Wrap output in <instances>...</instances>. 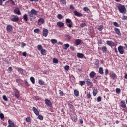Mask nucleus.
I'll list each match as a JSON object with an SVG mask.
<instances>
[{
  "label": "nucleus",
  "instance_id": "bb28decb",
  "mask_svg": "<svg viewBox=\"0 0 127 127\" xmlns=\"http://www.w3.org/2000/svg\"><path fill=\"white\" fill-rule=\"evenodd\" d=\"M120 103L121 104V107L122 108H126V102H125V101H121Z\"/></svg>",
  "mask_w": 127,
  "mask_h": 127
},
{
  "label": "nucleus",
  "instance_id": "dca6fc26",
  "mask_svg": "<svg viewBox=\"0 0 127 127\" xmlns=\"http://www.w3.org/2000/svg\"><path fill=\"white\" fill-rule=\"evenodd\" d=\"M13 29L12 26L11 25H8L7 26L6 30L8 32H10V31H12Z\"/></svg>",
  "mask_w": 127,
  "mask_h": 127
},
{
  "label": "nucleus",
  "instance_id": "6e6d98bb",
  "mask_svg": "<svg viewBox=\"0 0 127 127\" xmlns=\"http://www.w3.org/2000/svg\"><path fill=\"white\" fill-rule=\"evenodd\" d=\"M60 1L64 4H66L67 2L65 0H60Z\"/></svg>",
  "mask_w": 127,
  "mask_h": 127
},
{
  "label": "nucleus",
  "instance_id": "6ab92c4d",
  "mask_svg": "<svg viewBox=\"0 0 127 127\" xmlns=\"http://www.w3.org/2000/svg\"><path fill=\"white\" fill-rule=\"evenodd\" d=\"M22 81V80L21 79H17L16 80V83L18 84V86H22V83L21 82Z\"/></svg>",
  "mask_w": 127,
  "mask_h": 127
},
{
  "label": "nucleus",
  "instance_id": "bf43d9fd",
  "mask_svg": "<svg viewBox=\"0 0 127 127\" xmlns=\"http://www.w3.org/2000/svg\"><path fill=\"white\" fill-rule=\"evenodd\" d=\"M86 97H87V99H90L91 97V93L90 92L89 93H87L86 95Z\"/></svg>",
  "mask_w": 127,
  "mask_h": 127
},
{
  "label": "nucleus",
  "instance_id": "f3484780",
  "mask_svg": "<svg viewBox=\"0 0 127 127\" xmlns=\"http://www.w3.org/2000/svg\"><path fill=\"white\" fill-rule=\"evenodd\" d=\"M82 43V40L81 39H76L75 42V45L77 46V45H80Z\"/></svg>",
  "mask_w": 127,
  "mask_h": 127
},
{
  "label": "nucleus",
  "instance_id": "2eb2a0df",
  "mask_svg": "<svg viewBox=\"0 0 127 127\" xmlns=\"http://www.w3.org/2000/svg\"><path fill=\"white\" fill-rule=\"evenodd\" d=\"M44 19L43 18H40L38 19V25H41L44 23Z\"/></svg>",
  "mask_w": 127,
  "mask_h": 127
},
{
  "label": "nucleus",
  "instance_id": "f704fd0d",
  "mask_svg": "<svg viewBox=\"0 0 127 127\" xmlns=\"http://www.w3.org/2000/svg\"><path fill=\"white\" fill-rule=\"evenodd\" d=\"M17 71L19 72V73H20L21 74H22L23 73V69L21 68H16Z\"/></svg>",
  "mask_w": 127,
  "mask_h": 127
},
{
  "label": "nucleus",
  "instance_id": "4468645a",
  "mask_svg": "<svg viewBox=\"0 0 127 127\" xmlns=\"http://www.w3.org/2000/svg\"><path fill=\"white\" fill-rule=\"evenodd\" d=\"M15 96L17 99L19 98V91L17 89H15L14 90Z\"/></svg>",
  "mask_w": 127,
  "mask_h": 127
},
{
  "label": "nucleus",
  "instance_id": "864d4df0",
  "mask_svg": "<svg viewBox=\"0 0 127 127\" xmlns=\"http://www.w3.org/2000/svg\"><path fill=\"white\" fill-rule=\"evenodd\" d=\"M3 99L4 101H8V98H7V97H6V95H3Z\"/></svg>",
  "mask_w": 127,
  "mask_h": 127
},
{
  "label": "nucleus",
  "instance_id": "37998d69",
  "mask_svg": "<svg viewBox=\"0 0 127 127\" xmlns=\"http://www.w3.org/2000/svg\"><path fill=\"white\" fill-rule=\"evenodd\" d=\"M116 94H120L121 93V89L120 88H116Z\"/></svg>",
  "mask_w": 127,
  "mask_h": 127
},
{
  "label": "nucleus",
  "instance_id": "a19ab883",
  "mask_svg": "<svg viewBox=\"0 0 127 127\" xmlns=\"http://www.w3.org/2000/svg\"><path fill=\"white\" fill-rule=\"evenodd\" d=\"M83 10L85 11V12H88V11H90V9H89V8H88L87 7H84L83 8Z\"/></svg>",
  "mask_w": 127,
  "mask_h": 127
},
{
  "label": "nucleus",
  "instance_id": "9d476101",
  "mask_svg": "<svg viewBox=\"0 0 127 127\" xmlns=\"http://www.w3.org/2000/svg\"><path fill=\"white\" fill-rule=\"evenodd\" d=\"M106 43L108 45L111 46V47H114V46H115V43L112 41H107Z\"/></svg>",
  "mask_w": 127,
  "mask_h": 127
},
{
  "label": "nucleus",
  "instance_id": "1a4fd4ad",
  "mask_svg": "<svg viewBox=\"0 0 127 127\" xmlns=\"http://www.w3.org/2000/svg\"><path fill=\"white\" fill-rule=\"evenodd\" d=\"M32 110L34 112V114L36 115V116H39V111L35 107H33Z\"/></svg>",
  "mask_w": 127,
  "mask_h": 127
},
{
  "label": "nucleus",
  "instance_id": "680f3d73",
  "mask_svg": "<svg viewBox=\"0 0 127 127\" xmlns=\"http://www.w3.org/2000/svg\"><path fill=\"white\" fill-rule=\"evenodd\" d=\"M127 16H122V20H127Z\"/></svg>",
  "mask_w": 127,
  "mask_h": 127
},
{
  "label": "nucleus",
  "instance_id": "0e129e2a",
  "mask_svg": "<svg viewBox=\"0 0 127 127\" xmlns=\"http://www.w3.org/2000/svg\"><path fill=\"white\" fill-rule=\"evenodd\" d=\"M25 84L27 87H29V84L28 83V82H27V81L25 80Z\"/></svg>",
  "mask_w": 127,
  "mask_h": 127
},
{
  "label": "nucleus",
  "instance_id": "aec40b11",
  "mask_svg": "<svg viewBox=\"0 0 127 127\" xmlns=\"http://www.w3.org/2000/svg\"><path fill=\"white\" fill-rule=\"evenodd\" d=\"M57 25H58V26H59V27H64V23L62 22H58L57 23Z\"/></svg>",
  "mask_w": 127,
  "mask_h": 127
},
{
  "label": "nucleus",
  "instance_id": "5701e85b",
  "mask_svg": "<svg viewBox=\"0 0 127 127\" xmlns=\"http://www.w3.org/2000/svg\"><path fill=\"white\" fill-rule=\"evenodd\" d=\"M110 75H111V78L113 80H115V79H116V74L114 73V72H112Z\"/></svg>",
  "mask_w": 127,
  "mask_h": 127
},
{
  "label": "nucleus",
  "instance_id": "cd10ccee",
  "mask_svg": "<svg viewBox=\"0 0 127 127\" xmlns=\"http://www.w3.org/2000/svg\"><path fill=\"white\" fill-rule=\"evenodd\" d=\"M99 72L100 75L104 74V70L103 69V67H100L99 69Z\"/></svg>",
  "mask_w": 127,
  "mask_h": 127
},
{
  "label": "nucleus",
  "instance_id": "ea45409f",
  "mask_svg": "<svg viewBox=\"0 0 127 127\" xmlns=\"http://www.w3.org/2000/svg\"><path fill=\"white\" fill-rule=\"evenodd\" d=\"M43 49V47H42V45H38L37 46V49L40 51L42 49Z\"/></svg>",
  "mask_w": 127,
  "mask_h": 127
},
{
  "label": "nucleus",
  "instance_id": "393cba45",
  "mask_svg": "<svg viewBox=\"0 0 127 127\" xmlns=\"http://www.w3.org/2000/svg\"><path fill=\"white\" fill-rule=\"evenodd\" d=\"M95 65L96 66L97 68H99L100 67V63H99V60H96L95 62Z\"/></svg>",
  "mask_w": 127,
  "mask_h": 127
},
{
  "label": "nucleus",
  "instance_id": "69168bd1",
  "mask_svg": "<svg viewBox=\"0 0 127 127\" xmlns=\"http://www.w3.org/2000/svg\"><path fill=\"white\" fill-rule=\"evenodd\" d=\"M109 74V70L108 69H106L105 70V75L107 76Z\"/></svg>",
  "mask_w": 127,
  "mask_h": 127
},
{
  "label": "nucleus",
  "instance_id": "5fc2aeb1",
  "mask_svg": "<svg viewBox=\"0 0 127 127\" xmlns=\"http://www.w3.org/2000/svg\"><path fill=\"white\" fill-rule=\"evenodd\" d=\"M69 69H70V67L68 65H66L64 67V70L65 71H69Z\"/></svg>",
  "mask_w": 127,
  "mask_h": 127
},
{
  "label": "nucleus",
  "instance_id": "a878e982",
  "mask_svg": "<svg viewBox=\"0 0 127 127\" xmlns=\"http://www.w3.org/2000/svg\"><path fill=\"white\" fill-rule=\"evenodd\" d=\"M89 76L90 78H94L96 76V73L94 71H92L90 74Z\"/></svg>",
  "mask_w": 127,
  "mask_h": 127
},
{
  "label": "nucleus",
  "instance_id": "49530a36",
  "mask_svg": "<svg viewBox=\"0 0 127 127\" xmlns=\"http://www.w3.org/2000/svg\"><path fill=\"white\" fill-rule=\"evenodd\" d=\"M39 31H40V30L38 28H36L34 30V32H35V33H39Z\"/></svg>",
  "mask_w": 127,
  "mask_h": 127
},
{
  "label": "nucleus",
  "instance_id": "09e8293b",
  "mask_svg": "<svg viewBox=\"0 0 127 127\" xmlns=\"http://www.w3.org/2000/svg\"><path fill=\"white\" fill-rule=\"evenodd\" d=\"M57 18L58 19H62L63 17H62V15L60 14H58L57 15Z\"/></svg>",
  "mask_w": 127,
  "mask_h": 127
},
{
  "label": "nucleus",
  "instance_id": "13d9d810",
  "mask_svg": "<svg viewBox=\"0 0 127 127\" xmlns=\"http://www.w3.org/2000/svg\"><path fill=\"white\" fill-rule=\"evenodd\" d=\"M86 23H82L80 25V27H85V26H86Z\"/></svg>",
  "mask_w": 127,
  "mask_h": 127
},
{
  "label": "nucleus",
  "instance_id": "4d7b16f0",
  "mask_svg": "<svg viewBox=\"0 0 127 127\" xmlns=\"http://www.w3.org/2000/svg\"><path fill=\"white\" fill-rule=\"evenodd\" d=\"M113 25H114V26H115L116 27H119V25L117 23V22H114L113 23Z\"/></svg>",
  "mask_w": 127,
  "mask_h": 127
},
{
  "label": "nucleus",
  "instance_id": "774afa93",
  "mask_svg": "<svg viewBox=\"0 0 127 127\" xmlns=\"http://www.w3.org/2000/svg\"><path fill=\"white\" fill-rule=\"evenodd\" d=\"M70 49L72 50V51H75V47H74L73 46H71Z\"/></svg>",
  "mask_w": 127,
  "mask_h": 127
},
{
  "label": "nucleus",
  "instance_id": "ddd939ff",
  "mask_svg": "<svg viewBox=\"0 0 127 127\" xmlns=\"http://www.w3.org/2000/svg\"><path fill=\"white\" fill-rule=\"evenodd\" d=\"M85 82L86 83L87 86H91V85H93V83L91 82V79L89 78L85 79Z\"/></svg>",
  "mask_w": 127,
  "mask_h": 127
},
{
  "label": "nucleus",
  "instance_id": "2f4dec72",
  "mask_svg": "<svg viewBox=\"0 0 127 127\" xmlns=\"http://www.w3.org/2000/svg\"><path fill=\"white\" fill-rule=\"evenodd\" d=\"M74 93L75 97H79V91L75 89L74 91Z\"/></svg>",
  "mask_w": 127,
  "mask_h": 127
},
{
  "label": "nucleus",
  "instance_id": "052dcab7",
  "mask_svg": "<svg viewBox=\"0 0 127 127\" xmlns=\"http://www.w3.org/2000/svg\"><path fill=\"white\" fill-rule=\"evenodd\" d=\"M101 101H102V97L101 96L97 97V102H101Z\"/></svg>",
  "mask_w": 127,
  "mask_h": 127
},
{
  "label": "nucleus",
  "instance_id": "72a5a7b5",
  "mask_svg": "<svg viewBox=\"0 0 127 127\" xmlns=\"http://www.w3.org/2000/svg\"><path fill=\"white\" fill-rule=\"evenodd\" d=\"M64 49H65V50H67L69 47H70V45L69 44H65L64 45Z\"/></svg>",
  "mask_w": 127,
  "mask_h": 127
},
{
  "label": "nucleus",
  "instance_id": "b1692460",
  "mask_svg": "<svg viewBox=\"0 0 127 127\" xmlns=\"http://www.w3.org/2000/svg\"><path fill=\"white\" fill-rule=\"evenodd\" d=\"M77 56L78 57V58H83L85 55H84V54L83 53H78Z\"/></svg>",
  "mask_w": 127,
  "mask_h": 127
},
{
  "label": "nucleus",
  "instance_id": "a211bd4d",
  "mask_svg": "<svg viewBox=\"0 0 127 127\" xmlns=\"http://www.w3.org/2000/svg\"><path fill=\"white\" fill-rule=\"evenodd\" d=\"M114 31H115L116 34H117V35H121V31H120V29H119L117 28H114Z\"/></svg>",
  "mask_w": 127,
  "mask_h": 127
},
{
  "label": "nucleus",
  "instance_id": "c85d7f7f",
  "mask_svg": "<svg viewBox=\"0 0 127 127\" xmlns=\"http://www.w3.org/2000/svg\"><path fill=\"white\" fill-rule=\"evenodd\" d=\"M23 18L25 21H28V17L26 14L23 15Z\"/></svg>",
  "mask_w": 127,
  "mask_h": 127
},
{
  "label": "nucleus",
  "instance_id": "c03bdc74",
  "mask_svg": "<svg viewBox=\"0 0 127 127\" xmlns=\"http://www.w3.org/2000/svg\"><path fill=\"white\" fill-rule=\"evenodd\" d=\"M80 86H81V87H83V86H84V85L86 84V82L85 81H80Z\"/></svg>",
  "mask_w": 127,
  "mask_h": 127
},
{
  "label": "nucleus",
  "instance_id": "473e14b6",
  "mask_svg": "<svg viewBox=\"0 0 127 127\" xmlns=\"http://www.w3.org/2000/svg\"><path fill=\"white\" fill-rule=\"evenodd\" d=\"M30 81L33 85H34V84H35V79L34 78V77H31Z\"/></svg>",
  "mask_w": 127,
  "mask_h": 127
},
{
  "label": "nucleus",
  "instance_id": "7ed1b4c3",
  "mask_svg": "<svg viewBox=\"0 0 127 127\" xmlns=\"http://www.w3.org/2000/svg\"><path fill=\"white\" fill-rule=\"evenodd\" d=\"M10 20L13 22H17L19 20V17L17 15H12L10 17Z\"/></svg>",
  "mask_w": 127,
  "mask_h": 127
},
{
  "label": "nucleus",
  "instance_id": "58836bf2",
  "mask_svg": "<svg viewBox=\"0 0 127 127\" xmlns=\"http://www.w3.org/2000/svg\"><path fill=\"white\" fill-rule=\"evenodd\" d=\"M107 47H106L105 46L102 47V51L103 52H104V53L107 52Z\"/></svg>",
  "mask_w": 127,
  "mask_h": 127
},
{
  "label": "nucleus",
  "instance_id": "de8ad7c7",
  "mask_svg": "<svg viewBox=\"0 0 127 127\" xmlns=\"http://www.w3.org/2000/svg\"><path fill=\"white\" fill-rule=\"evenodd\" d=\"M65 37L67 40H70L71 39V36L70 35H65Z\"/></svg>",
  "mask_w": 127,
  "mask_h": 127
},
{
  "label": "nucleus",
  "instance_id": "e433bc0d",
  "mask_svg": "<svg viewBox=\"0 0 127 127\" xmlns=\"http://www.w3.org/2000/svg\"><path fill=\"white\" fill-rule=\"evenodd\" d=\"M51 42L52 44H55V43H57V40L55 39H52L51 40Z\"/></svg>",
  "mask_w": 127,
  "mask_h": 127
},
{
  "label": "nucleus",
  "instance_id": "6e6552de",
  "mask_svg": "<svg viewBox=\"0 0 127 127\" xmlns=\"http://www.w3.org/2000/svg\"><path fill=\"white\" fill-rule=\"evenodd\" d=\"M42 35L43 36H44V37H47V36L48 35V30L47 29H43Z\"/></svg>",
  "mask_w": 127,
  "mask_h": 127
},
{
  "label": "nucleus",
  "instance_id": "4be33fe9",
  "mask_svg": "<svg viewBox=\"0 0 127 127\" xmlns=\"http://www.w3.org/2000/svg\"><path fill=\"white\" fill-rule=\"evenodd\" d=\"M67 105L70 109H73V108H74V105L72 104V102H71V101H69L67 102Z\"/></svg>",
  "mask_w": 127,
  "mask_h": 127
},
{
  "label": "nucleus",
  "instance_id": "4c0bfd02",
  "mask_svg": "<svg viewBox=\"0 0 127 127\" xmlns=\"http://www.w3.org/2000/svg\"><path fill=\"white\" fill-rule=\"evenodd\" d=\"M0 118L1 120H3V119H4V114L1 113V111H0Z\"/></svg>",
  "mask_w": 127,
  "mask_h": 127
},
{
  "label": "nucleus",
  "instance_id": "79ce46f5",
  "mask_svg": "<svg viewBox=\"0 0 127 127\" xmlns=\"http://www.w3.org/2000/svg\"><path fill=\"white\" fill-rule=\"evenodd\" d=\"M103 28H103V26L102 25H100V26H98V29L99 31H102L103 30Z\"/></svg>",
  "mask_w": 127,
  "mask_h": 127
},
{
  "label": "nucleus",
  "instance_id": "0eeeda50",
  "mask_svg": "<svg viewBox=\"0 0 127 127\" xmlns=\"http://www.w3.org/2000/svg\"><path fill=\"white\" fill-rule=\"evenodd\" d=\"M45 104H46L47 106H48V107H52V103H51V101H50V100L46 99L45 100Z\"/></svg>",
  "mask_w": 127,
  "mask_h": 127
},
{
  "label": "nucleus",
  "instance_id": "f8f14e48",
  "mask_svg": "<svg viewBox=\"0 0 127 127\" xmlns=\"http://www.w3.org/2000/svg\"><path fill=\"white\" fill-rule=\"evenodd\" d=\"M74 15H75V16H77V17H82L83 16V14L77 11H74Z\"/></svg>",
  "mask_w": 127,
  "mask_h": 127
},
{
  "label": "nucleus",
  "instance_id": "8fccbe9b",
  "mask_svg": "<svg viewBox=\"0 0 127 127\" xmlns=\"http://www.w3.org/2000/svg\"><path fill=\"white\" fill-rule=\"evenodd\" d=\"M26 121L27 123H30V122H31V120L30 119V117L26 118Z\"/></svg>",
  "mask_w": 127,
  "mask_h": 127
},
{
  "label": "nucleus",
  "instance_id": "a18cd8bd",
  "mask_svg": "<svg viewBox=\"0 0 127 127\" xmlns=\"http://www.w3.org/2000/svg\"><path fill=\"white\" fill-rule=\"evenodd\" d=\"M59 95L61 96V97H63L64 96V92L63 91H62L61 90H59Z\"/></svg>",
  "mask_w": 127,
  "mask_h": 127
},
{
  "label": "nucleus",
  "instance_id": "3c124183",
  "mask_svg": "<svg viewBox=\"0 0 127 127\" xmlns=\"http://www.w3.org/2000/svg\"><path fill=\"white\" fill-rule=\"evenodd\" d=\"M38 116V118L39 120H40V121H42V120H43V116L39 114Z\"/></svg>",
  "mask_w": 127,
  "mask_h": 127
},
{
  "label": "nucleus",
  "instance_id": "20e7f679",
  "mask_svg": "<svg viewBox=\"0 0 127 127\" xmlns=\"http://www.w3.org/2000/svg\"><path fill=\"white\" fill-rule=\"evenodd\" d=\"M66 23H68L69 24H67V26H68L69 28L73 27V22H72V20L70 19H66Z\"/></svg>",
  "mask_w": 127,
  "mask_h": 127
},
{
  "label": "nucleus",
  "instance_id": "f257e3e1",
  "mask_svg": "<svg viewBox=\"0 0 127 127\" xmlns=\"http://www.w3.org/2000/svg\"><path fill=\"white\" fill-rule=\"evenodd\" d=\"M117 8L120 13H124V14L126 13L127 10L126 9L125 6L122 5L121 4H119L117 6Z\"/></svg>",
  "mask_w": 127,
  "mask_h": 127
},
{
  "label": "nucleus",
  "instance_id": "423d86ee",
  "mask_svg": "<svg viewBox=\"0 0 127 127\" xmlns=\"http://www.w3.org/2000/svg\"><path fill=\"white\" fill-rule=\"evenodd\" d=\"M9 125L7 126V127H15V124L14 122H12L10 119L8 120Z\"/></svg>",
  "mask_w": 127,
  "mask_h": 127
},
{
  "label": "nucleus",
  "instance_id": "338daca9",
  "mask_svg": "<svg viewBox=\"0 0 127 127\" xmlns=\"http://www.w3.org/2000/svg\"><path fill=\"white\" fill-rule=\"evenodd\" d=\"M9 1H11V2L12 3V5H15V3L14 2V1L12 0H9Z\"/></svg>",
  "mask_w": 127,
  "mask_h": 127
},
{
  "label": "nucleus",
  "instance_id": "c756f323",
  "mask_svg": "<svg viewBox=\"0 0 127 127\" xmlns=\"http://www.w3.org/2000/svg\"><path fill=\"white\" fill-rule=\"evenodd\" d=\"M40 52L42 55H45L46 54V51L44 49L41 50Z\"/></svg>",
  "mask_w": 127,
  "mask_h": 127
},
{
  "label": "nucleus",
  "instance_id": "f03ea898",
  "mask_svg": "<svg viewBox=\"0 0 127 127\" xmlns=\"http://www.w3.org/2000/svg\"><path fill=\"white\" fill-rule=\"evenodd\" d=\"M38 13V12H37V11L35 10V9H32L29 12V16L30 17V21H32V19L33 18V15H35V16L37 15Z\"/></svg>",
  "mask_w": 127,
  "mask_h": 127
},
{
  "label": "nucleus",
  "instance_id": "412c9836",
  "mask_svg": "<svg viewBox=\"0 0 127 127\" xmlns=\"http://www.w3.org/2000/svg\"><path fill=\"white\" fill-rule=\"evenodd\" d=\"M92 93H93L94 97H96V96H97V94H98V89L97 88H94L93 90Z\"/></svg>",
  "mask_w": 127,
  "mask_h": 127
},
{
  "label": "nucleus",
  "instance_id": "e2e57ef3",
  "mask_svg": "<svg viewBox=\"0 0 127 127\" xmlns=\"http://www.w3.org/2000/svg\"><path fill=\"white\" fill-rule=\"evenodd\" d=\"M70 9H71V10H74V9H75V7H74V5H70Z\"/></svg>",
  "mask_w": 127,
  "mask_h": 127
},
{
  "label": "nucleus",
  "instance_id": "39448f33",
  "mask_svg": "<svg viewBox=\"0 0 127 127\" xmlns=\"http://www.w3.org/2000/svg\"><path fill=\"white\" fill-rule=\"evenodd\" d=\"M118 50L120 54H124V53H125V51L124 50V46H119L118 47Z\"/></svg>",
  "mask_w": 127,
  "mask_h": 127
},
{
  "label": "nucleus",
  "instance_id": "9b49d317",
  "mask_svg": "<svg viewBox=\"0 0 127 127\" xmlns=\"http://www.w3.org/2000/svg\"><path fill=\"white\" fill-rule=\"evenodd\" d=\"M14 13L17 14V15H21V12L18 8H16L14 10Z\"/></svg>",
  "mask_w": 127,
  "mask_h": 127
},
{
  "label": "nucleus",
  "instance_id": "c9c22d12",
  "mask_svg": "<svg viewBox=\"0 0 127 127\" xmlns=\"http://www.w3.org/2000/svg\"><path fill=\"white\" fill-rule=\"evenodd\" d=\"M38 83H39V85H41V86H43V85H44V84H45L44 81H43L41 79L39 80Z\"/></svg>",
  "mask_w": 127,
  "mask_h": 127
},
{
  "label": "nucleus",
  "instance_id": "7c9ffc66",
  "mask_svg": "<svg viewBox=\"0 0 127 127\" xmlns=\"http://www.w3.org/2000/svg\"><path fill=\"white\" fill-rule=\"evenodd\" d=\"M71 119L74 123H76L78 118H77V116H73V117H71Z\"/></svg>",
  "mask_w": 127,
  "mask_h": 127
},
{
  "label": "nucleus",
  "instance_id": "603ef678",
  "mask_svg": "<svg viewBox=\"0 0 127 127\" xmlns=\"http://www.w3.org/2000/svg\"><path fill=\"white\" fill-rule=\"evenodd\" d=\"M53 63H58V60L57 59L54 58L53 60Z\"/></svg>",
  "mask_w": 127,
  "mask_h": 127
}]
</instances>
